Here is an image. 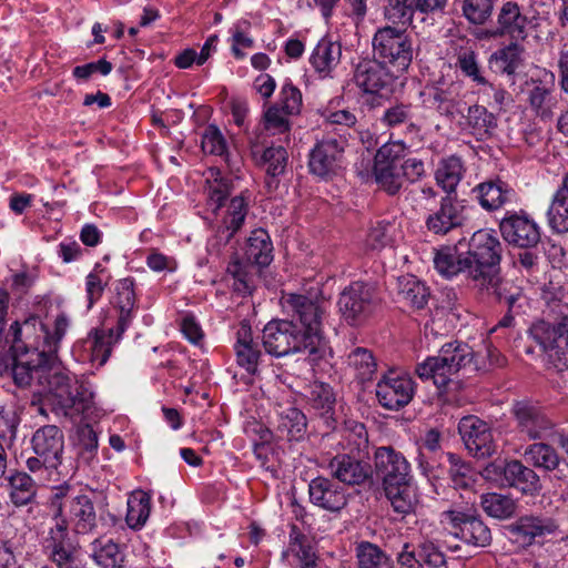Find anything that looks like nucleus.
Segmentation results:
<instances>
[{
    "label": "nucleus",
    "mask_w": 568,
    "mask_h": 568,
    "mask_svg": "<svg viewBox=\"0 0 568 568\" xmlns=\"http://www.w3.org/2000/svg\"><path fill=\"white\" fill-rule=\"evenodd\" d=\"M110 278V273L101 264H95L93 271L87 275L85 293L89 308L102 297Z\"/></svg>",
    "instance_id": "6e6d98bb"
},
{
    "label": "nucleus",
    "mask_w": 568,
    "mask_h": 568,
    "mask_svg": "<svg viewBox=\"0 0 568 568\" xmlns=\"http://www.w3.org/2000/svg\"><path fill=\"white\" fill-rule=\"evenodd\" d=\"M248 212V200L244 195L232 197L226 205H222L217 220V230L213 240L210 241V250L220 253L222 246H225L234 237L236 232L243 226Z\"/></svg>",
    "instance_id": "4468645a"
},
{
    "label": "nucleus",
    "mask_w": 568,
    "mask_h": 568,
    "mask_svg": "<svg viewBox=\"0 0 568 568\" xmlns=\"http://www.w3.org/2000/svg\"><path fill=\"white\" fill-rule=\"evenodd\" d=\"M548 226L555 233L568 232V197L556 191L547 210Z\"/></svg>",
    "instance_id": "3c124183"
},
{
    "label": "nucleus",
    "mask_w": 568,
    "mask_h": 568,
    "mask_svg": "<svg viewBox=\"0 0 568 568\" xmlns=\"http://www.w3.org/2000/svg\"><path fill=\"white\" fill-rule=\"evenodd\" d=\"M528 101L530 108L541 119H548L552 115L557 100L552 92L545 85L538 84L529 90Z\"/></svg>",
    "instance_id": "680f3d73"
},
{
    "label": "nucleus",
    "mask_w": 568,
    "mask_h": 568,
    "mask_svg": "<svg viewBox=\"0 0 568 568\" xmlns=\"http://www.w3.org/2000/svg\"><path fill=\"white\" fill-rule=\"evenodd\" d=\"M374 474L382 481L386 497L394 510L408 521L415 515L410 513L414 504L412 469L406 457L392 446H381L374 453Z\"/></svg>",
    "instance_id": "20e7f679"
},
{
    "label": "nucleus",
    "mask_w": 568,
    "mask_h": 568,
    "mask_svg": "<svg viewBox=\"0 0 568 568\" xmlns=\"http://www.w3.org/2000/svg\"><path fill=\"white\" fill-rule=\"evenodd\" d=\"M31 448L34 456L27 459L26 466L41 479L62 464L64 435L55 425L42 426L33 433Z\"/></svg>",
    "instance_id": "0eeeda50"
},
{
    "label": "nucleus",
    "mask_w": 568,
    "mask_h": 568,
    "mask_svg": "<svg viewBox=\"0 0 568 568\" xmlns=\"http://www.w3.org/2000/svg\"><path fill=\"white\" fill-rule=\"evenodd\" d=\"M151 497L143 490L134 491L128 499L125 521L131 529H141L150 516Z\"/></svg>",
    "instance_id": "37998d69"
},
{
    "label": "nucleus",
    "mask_w": 568,
    "mask_h": 568,
    "mask_svg": "<svg viewBox=\"0 0 568 568\" xmlns=\"http://www.w3.org/2000/svg\"><path fill=\"white\" fill-rule=\"evenodd\" d=\"M275 105L283 109L286 114H298L303 105L300 89L292 81L286 80L281 88L278 102Z\"/></svg>",
    "instance_id": "774afa93"
},
{
    "label": "nucleus",
    "mask_w": 568,
    "mask_h": 568,
    "mask_svg": "<svg viewBox=\"0 0 568 568\" xmlns=\"http://www.w3.org/2000/svg\"><path fill=\"white\" fill-rule=\"evenodd\" d=\"M474 192L477 193L481 207L487 211L498 210L507 202H511L515 196L514 190L501 180L480 183Z\"/></svg>",
    "instance_id": "72a5a7b5"
},
{
    "label": "nucleus",
    "mask_w": 568,
    "mask_h": 568,
    "mask_svg": "<svg viewBox=\"0 0 568 568\" xmlns=\"http://www.w3.org/2000/svg\"><path fill=\"white\" fill-rule=\"evenodd\" d=\"M375 393L381 406L398 410L413 399L415 383L408 374L389 371L376 384Z\"/></svg>",
    "instance_id": "ddd939ff"
},
{
    "label": "nucleus",
    "mask_w": 568,
    "mask_h": 568,
    "mask_svg": "<svg viewBox=\"0 0 568 568\" xmlns=\"http://www.w3.org/2000/svg\"><path fill=\"white\" fill-rule=\"evenodd\" d=\"M11 331V376L14 384L27 387L34 379L40 384V375L49 359V344L55 339V322L50 329L38 317H29L22 324L14 322Z\"/></svg>",
    "instance_id": "7ed1b4c3"
},
{
    "label": "nucleus",
    "mask_w": 568,
    "mask_h": 568,
    "mask_svg": "<svg viewBox=\"0 0 568 568\" xmlns=\"http://www.w3.org/2000/svg\"><path fill=\"white\" fill-rule=\"evenodd\" d=\"M465 210L457 196H443L439 206L426 216L425 227L435 235H446L465 223Z\"/></svg>",
    "instance_id": "a211bd4d"
},
{
    "label": "nucleus",
    "mask_w": 568,
    "mask_h": 568,
    "mask_svg": "<svg viewBox=\"0 0 568 568\" xmlns=\"http://www.w3.org/2000/svg\"><path fill=\"white\" fill-rule=\"evenodd\" d=\"M458 433L467 450L476 458H487L497 450L489 424L475 415L460 418Z\"/></svg>",
    "instance_id": "2eb2a0df"
},
{
    "label": "nucleus",
    "mask_w": 568,
    "mask_h": 568,
    "mask_svg": "<svg viewBox=\"0 0 568 568\" xmlns=\"http://www.w3.org/2000/svg\"><path fill=\"white\" fill-rule=\"evenodd\" d=\"M530 336L541 348L545 362L559 371L568 367V316H561L555 324L544 321L530 327Z\"/></svg>",
    "instance_id": "1a4fd4ad"
},
{
    "label": "nucleus",
    "mask_w": 568,
    "mask_h": 568,
    "mask_svg": "<svg viewBox=\"0 0 568 568\" xmlns=\"http://www.w3.org/2000/svg\"><path fill=\"white\" fill-rule=\"evenodd\" d=\"M70 326V318L65 313L55 317V339H51L49 347V359L43 374L40 375L42 390L45 392L52 409L58 415L73 416L87 410L93 399V392L90 385L79 379L65 368L59 356L61 341Z\"/></svg>",
    "instance_id": "f03ea898"
},
{
    "label": "nucleus",
    "mask_w": 568,
    "mask_h": 568,
    "mask_svg": "<svg viewBox=\"0 0 568 568\" xmlns=\"http://www.w3.org/2000/svg\"><path fill=\"white\" fill-rule=\"evenodd\" d=\"M342 445L348 449V454L368 457V435L364 424L348 420L343 430Z\"/></svg>",
    "instance_id": "c03bdc74"
},
{
    "label": "nucleus",
    "mask_w": 568,
    "mask_h": 568,
    "mask_svg": "<svg viewBox=\"0 0 568 568\" xmlns=\"http://www.w3.org/2000/svg\"><path fill=\"white\" fill-rule=\"evenodd\" d=\"M503 245L491 229H481L471 235L466 258L470 262V278L476 280L499 271Z\"/></svg>",
    "instance_id": "9d476101"
},
{
    "label": "nucleus",
    "mask_w": 568,
    "mask_h": 568,
    "mask_svg": "<svg viewBox=\"0 0 568 568\" xmlns=\"http://www.w3.org/2000/svg\"><path fill=\"white\" fill-rule=\"evenodd\" d=\"M460 89V84L455 82L427 87L420 92L422 102L426 108L433 109L439 115L453 121L463 115L466 109Z\"/></svg>",
    "instance_id": "dca6fc26"
},
{
    "label": "nucleus",
    "mask_w": 568,
    "mask_h": 568,
    "mask_svg": "<svg viewBox=\"0 0 568 568\" xmlns=\"http://www.w3.org/2000/svg\"><path fill=\"white\" fill-rule=\"evenodd\" d=\"M290 551L298 558L301 568H315L316 554L310 535H295L290 544Z\"/></svg>",
    "instance_id": "0e129e2a"
},
{
    "label": "nucleus",
    "mask_w": 568,
    "mask_h": 568,
    "mask_svg": "<svg viewBox=\"0 0 568 568\" xmlns=\"http://www.w3.org/2000/svg\"><path fill=\"white\" fill-rule=\"evenodd\" d=\"M234 352L237 365L244 368L248 375L254 376L258 373L262 353L258 342L254 341L252 329L246 324H242L236 332Z\"/></svg>",
    "instance_id": "393cba45"
},
{
    "label": "nucleus",
    "mask_w": 568,
    "mask_h": 568,
    "mask_svg": "<svg viewBox=\"0 0 568 568\" xmlns=\"http://www.w3.org/2000/svg\"><path fill=\"white\" fill-rule=\"evenodd\" d=\"M114 306L119 312L115 339L120 341L134 316L135 293L133 278L125 277L116 282Z\"/></svg>",
    "instance_id": "bb28decb"
},
{
    "label": "nucleus",
    "mask_w": 568,
    "mask_h": 568,
    "mask_svg": "<svg viewBox=\"0 0 568 568\" xmlns=\"http://www.w3.org/2000/svg\"><path fill=\"white\" fill-rule=\"evenodd\" d=\"M273 245L268 233L263 229L254 230L245 250L246 262L261 267L267 266L273 260Z\"/></svg>",
    "instance_id": "4c0bfd02"
},
{
    "label": "nucleus",
    "mask_w": 568,
    "mask_h": 568,
    "mask_svg": "<svg viewBox=\"0 0 568 568\" xmlns=\"http://www.w3.org/2000/svg\"><path fill=\"white\" fill-rule=\"evenodd\" d=\"M373 173L379 189L388 195H396L404 185L400 165L374 166Z\"/></svg>",
    "instance_id": "052dcab7"
},
{
    "label": "nucleus",
    "mask_w": 568,
    "mask_h": 568,
    "mask_svg": "<svg viewBox=\"0 0 568 568\" xmlns=\"http://www.w3.org/2000/svg\"><path fill=\"white\" fill-rule=\"evenodd\" d=\"M287 320H272L263 328L262 344L267 354L284 357L307 353L313 359L322 356L323 318L328 303L320 287L307 293H287L281 300Z\"/></svg>",
    "instance_id": "f257e3e1"
},
{
    "label": "nucleus",
    "mask_w": 568,
    "mask_h": 568,
    "mask_svg": "<svg viewBox=\"0 0 568 568\" xmlns=\"http://www.w3.org/2000/svg\"><path fill=\"white\" fill-rule=\"evenodd\" d=\"M310 500L328 511H338L347 503L345 490L334 480L318 476L308 484Z\"/></svg>",
    "instance_id": "b1692460"
},
{
    "label": "nucleus",
    "mask_w": 568,
    "mask_h": 568,
    "mask_svg": "<svg viewBox=\"0 0 568 568\" xmlns=\"http://www.w3.org/2000/svg\"><path fill=\"white\" fill-rule=\"evenodd\" d=\"M464 129L475 136L477 141L490 138L497 128V118L487 108L480 104H473L467 108L464 115Z\"/></svg>",
    "instance_id": "2f4dec72"
},
{
    "label": "nucleus",
    "mask_w": 568,
    "mask_h": 568,
    "mask_svg": "<svg viewBox=\"0 0 568 568\" xmlns=\"http://www.w3.org/2000/svg\"><path fill=\"white\" fill-rule=\"evenodd\" d=\"M10 498L16 506H24L36 495L34 481L27 473L18 471L9 478Z\"/></svg>",
    "instance_id": "864d4df0"
},
{
    "label": "nucleus",
    "mask_w": 568,
    "mask_h": 568,
    "mask_svg": "<svg viewBox=\"0 0 568 568\" xmlns=\"http://www.w3.org/2000/svg\"><path fill=\"white\" fill-rule=\"evenodd\" d=\"M344 142L325 139L317 142L310 152L308 168L311 173L326 179L335 175L343 165Z\"/></svg>",
    "instance_id": "f3484780"
},
{
    "label": "nucleus",
    "mask_w": 568,
    "mask_h": 568,
    "mask_svg": "<svg viewBox=\"0 0 568 568\" xmlns=\"http://www.w3.org/2000/svg\"><path fill=\"white\" fill-rule=\"evenodd\" d=\"M481 476L497 486L513 487L526 495H534L541 488L535 470L516 459L494 460L483 469Z\"/></svg>",
    "instance_id": "9b49d317"
},
{
    "label": "nucleus",
    "mask_w": 568,
    "mask_h": 568,
    "mask_svg": "<svg viewBox=\"0 0 568 568\" xmlns=\"http://www.w3.org/2000/svg\"><path fill=\"white\" fill-rule=\"evenodd\" d=\"M560 529L556 519L544 514H529L519 517L516 532H555Z\"/></svg>",
    "instance_id": "4d7b16f0"
},
{
    "label": "nucleus",
    "mask_w": 568,
    "mask_h": 568,
    "mask_svg": "<svg viewBox=\"0 0 568 568\" xmlns=\"http://www.w3.org/2000/svg\"><path fill=\"white\" fill-rule=\"evenodd\" d=\"M374 58L378 59L397 74L407 71L413 60V43L406 29L386 26L373 37Z\"/></svg>",
    "instance_id": "6e6552de"
},
{
    "label": "nucleus",
    "mask_w": 568,
    "mask_h": 568,
    "mask_svg": "<svg viewBox=\"0 0 568 568\" xmlns=\"http://www.w3.org/2000/svg\"><path fill=\"white\" fill-rule=\"evenodd\" d=\"M525 458L536 467L552 470L559 465V456L548 444L535 443L525 450Z\"/></svg>",
    "instance_id": "603ef678"
},
{
    "label": "nucleus",
    "mask_w": 568,
    "mask_h": 568,
    "mask_svg": "<svg viewBox=\"0 0 568 568\" xmlns=\"http://www.w3.org/2000/svg\"><path fill=\"white\" fill-rule=\"evenodd\" d=\"M480 505L488 516L501 520L511 517L516 509L513 498L497 493L480 495Z\"/></svg>",
    "instance_id": "09e8293b"
},
{
    "label": "nucleus",
    "mask_w": 568,
    "mask_h": 568,
    "mask_svg": "<svg viewBox=\"0 0 568 568\" xmlns=\"http://www.w3.org/2000/svg\"><path fill=\"white\" fill-rule=\"evenodd\" d=\"M523 52L519 41H510L489 57L488 67L495 73L514 75L521 63Z\"/></svg>",
    "instance_id": "c9c22d12"
},
{
    "label": "nucleus",
    "mask_w": 568,
    "mask_h": 568,
    "mask_svg": "<svg viewBox=\"0 0 568 568\" xmlns=\"http://www.w3.org/2000/svg\"><path fill=\"white\" fill-rule=\"evenodd\" d=\"M444 529L489 532L474 506H454L439 516Z\"/></svg>",
    "instance_id": "a878e982"
},
{
    "label": "nucleus",
    "mask_w": 568,
    "mask_h": 568,
    "mask_svg": "<svg viewBox=\"0 0 568 568\" xmlns=\"http://www.w3.org/2000/svg\"><path fill=\"white\" fill-rule=\"evenodd\" d=\"M116 327L110 328L108 334L103 331H93L83 342L87 359L97 367L103 366L112 352V345L116 343Z\"/></svg>",
    "instance_id": "473e14b6"
},
{
    "label": "nucleus",
    "mask_w": 568,
    "mask_h": 568,
    "mask_svg": "<svg viewBox=\"0 0 568 568\" xmlns=\"http://www.w3.org/2000/svg\"><path fill=\"white\" fill-rule=\"evenodd\" d=\"M286 162L287 151L283 145L268 146L262 151L257 163L265 168V185L268 190L277 187L278 182L276 178L284 173Z\"/></svg>",
    "instance_id": "e433bc0d"
},
{
    "label": "nucleus",
    "mask_w": 568,
    "mask_h": 568,
    "mask_svg": "<svg viewBox=\"0 0 568 568\" xmlns=\"http://www.w3.org/2000/svg\"><path fill=\"white\" fill-rule=\"evenodd\" d=\"M359 568H394L392 559L377 546L362 542L357 547Z\"/></svg>",
    "instance_id": "bf43d9fd"
},
{
    "label": "nucleus",
    "mask_w": 568,
    "mask_h": 568,
    "mask_svg": "<svg viewBox=\"0 0 568 568\" xmlns=\"http://www.w3.org/2000/svg\"><path fill=\"white\" fill-rule=\"evenodd\" d=\"M398 295L410 306L420 310L428 303L429 290L416 276L407 275L398 281Z\"/></svg>",
    "instance_id": "a19ab883"
},
{
    "label": "nucleus",
    "mask_w": 568,
    "mask_h": 568,
    "mask_svg": "<svg viewBox=\"0 0 568 568\" xmlns=\"http://www.w3.org/2000/svg\"><path fill=\"white\" fill-rule=\"evenodd\" d=\"M406 146L402 141L387 142L376 152L374 166H396L400 165L405 156Z\"/></svg>",
    "instance_id": "338daca9"
},
{
    "label": "nucleus",
    "mask_w": 568,
    "mask_h": 568,
    "mask_svg": "<svg viewBox=\"0 0 568 568\" xmlns=\"http://www.w3.org/2000/svg\"><path fill=\"white\" fill-rule=\"evenodd\" d=\"M307 402L310 406L326 420L331 418V415L335 405V395L332 387L322 382H314L310 385L307 394Z\"/></svg>",
    "instance_id": "ea45409f"
},
{
    "label": "nucleus",
    "mask_w": 568,
    "mask_h": 568,
    "mask_svg": "<svg viewBox=\"0 0 568 568\" xmlns=\"http://www.w3.org/2000/svg\"><path fill=\"white\" fill-rule=\"evenodd\" d=\"M366 456L337 454L329 462V470L334 478L348 486H359L371 479L372 466Z\"/></svg>",
    "instance_id": "5701e85b"
},
{
    "label": "nucleus",
    "mask_w": 568,
    "mask_h": 568,
    "mask_svg": "<svg viewBox=\"0 0 568 568\" xmlns=\"http://www.w3.org/2000/svg\"><path fill=\"white\" fill-rule=\"evenodd\" d=\"M290 114H286L283 109L278 105H271L265 112L263 116V125L264 130L268 135H283L280 141L287 142L291 124L287 119Z\"/></svg>",
    "instance_id": "5fc2aeb1"
},
{
    "label": "nucleus",
    "mask_w": 568,
    "mask_h": 568,
    "mask_svg": "<svg viewBox=\"0 0 568 568\" xmlns=\"http://www.w3.org/2000/svg\"><path fill=\"white\" fill-rule=\"evenodd\" d=\"M414 9L408 0H388L385 7V18L396 24V28L406 29L412 23Z\"/></svg>",
    "instance_id": "69168bd1"
},
{
    "label": "nucleus",
    "mask_w": 568,
    "mask_h": 568,
    "mask_svg": "<svg viewBox=\"0 0 568 568\" xmlns=\"http://www.w3.org/2000/svg\"><path fill=\"white\" fill-rule=\"evenodd\" d=\"M252 268L250 263L239 260H234L227 265V274L234 280L233 290L241 295H248L254 288Z\"/></svg>",
    "instance_id": "13d9d810"
},
{
    "label": "nucleus",
    "mask_w": 568,
    "mask_h": 568,
    "mask_svg": "<svg viewBox=\"0 0 568 568\" xmlns=\"http://www.w3.org/2000/svg\"><path fill=\"white\" fill-rule=\"evenodd\" d=\"M381 121L388 128H396L405 124V134L412 141L420 136V126L413 122L410 104L397 103L387 108L384 111Z\"/></svg>",
    "instance_id": "58836bf2"
},
{
    "label": "nucleus",
    "mask_w": 568,
    "mask_h": 568,
    "mask_svg": "<svg viewBox=\"0 0 568 568\" xmlns=\"http://www.w3.org/2000/svg\"><path fill=\"white\" fill-rule=\"evenodd\" d=\"M449 477L455 488H469L474 484L471 466L453 453L447 454Z\"/></svg>",
    "instance_id": "e2e57ef3"
},
{
    "label": "nucleus",
    "mask_w": 568,
    "mask_h": 568,
    "mask_svg": "<svg viewBox=\"0 0 568 568\" xmlns=\"http://www.w3.org/2000/svg\"><path fill=\"white\" fill-rule=\"evenodd\" d=\"M400 74L378 59L364 60L356 67L355 84L365 93L377 94L388 89Z\"/></svg>",
    "instance_id": "aec40b11"
},
{
    "label": "nucleus",
    "mask_w": 568,
    "mask_h": 568,
    "mask_svg": "<svg viewBox=\"0 0 568 568\" xmlns=\"http://www.w3.org/2000/svg\"><path fill=\"white\" fill-rule=\"evenodd\" d=\"M378 304L374 285L356 281L341 293L338 306L342 315L351 325H358L366 320Z\"/></svg>",
    "instance_id": "f8f14e48"
},
{
    "label": "nucleus",
    "mask_w": 568,
    "mask_h": 568,
    "mask_svg": "<svg viewBox=\"0 0 568 568\" xmlns=\"http://www.w3.org/2000/svg\"><path fill=\"white\" fill-rule=\"evenodd\" d=\"M498 272L499 271H495L481 276L476 280L475 283L480 290H485L494 295L498 302L507 304L508 311L511 312L523 296L521 288L513 281L501 278Z\"/></svg>",
    "instance_id": "c85d7f7f"
},
{
    "label": "nucleus",
    "mask_w": 568,
    "mask_h": 568,
    "mask_svg": "<svg viewBox=\"0 0 568 568\" xmlns=\"http://www.w3.org/2000/svg\"><path fill=\"white\" fill-rule=\"evenodd\" d=\"M347 364L356 378L364 383L371 381L376 373L377 363L373 353L364 347H355L347 355Z\"/></svg>",
    "instance_id": "a18cd8bd"
},
{
    "label": "nucleus",
    "mask_w": 568,
    "mask_h": 568,
    "mask_svg": "<svg viewBox=\"0 0 568 568\" xmlns=\"http://www.w3.org/2000/svg\"><path fill=\"white\" fill-rule=\"evenodd\" d=\"M465 174V166L459 156L450 155L442 159L434 173L438 187L445 192V196H457L456 190Z\"/></svg>",
    "instance_id": "7c9ffc66"
},
{
    "label": "nucleus",
    "mask_w": 568,
    "mask_h": 568,
    "mask_svg": "<svg viewBox=\"0 0 568 568\" xmlns=\"http://www.w3.org/2000/svg\"><path fill=\"white\" fill-rule=\"evenodd\" d=\"M455 65L464 77L469 78L477 85L491 87V84L483 74L477 53L471 48H460V50L456 53Z\"/></svg>",
    "instance_id": "de8ad7c7"
},
{
    "label": "nucleus",
    "mask_w": 568,
    "mask_h": 568,
    "mask_svg": "<svg viewBox=\"0 0 568 568\" xmlns=\"http://www.w3.org/2000/svg\"><path fill=\"white\" fill-rule=\"evenodd\" d=\"M470 262L465 253H458L456 247L444 246L435 251L434 266L445 277L464 273L470 278Z\"/></svg>",
    "instance_id": "f704fd0d"
},
{
    "label": "nucleus",
    "mask_w": 568,
    "mask_h": 568,
    "mask_svg": "<svg viewBox=\"0 0 568 568\" xmlns=\"http://www.w3.org/2000/svg\"><path fill=\"white\" fill-rule=\"evenodd\" d=\"M342 45L337 41L322 38L312 51L310 63L321 79L332 77L341 62Z\"/></svg>",
    "instance_id": "cd10ccee"
},
{
    "label": "nucleus",
    "mask_w": 568,
    "mask_h": 568,
    "mask_svg": "<svg viewBox=\"0 0 568 568\" xmlns=\"http://www.w3.org/2000/svg\"><path fill=\"white\" fill-rule=\"evenodd\" d=\"M47 547L50 549L52 560L63 568L73 560L79 544L70 535H55L50 538Z\"/></svg>",
    "instance_id": "8fccbe9b"
},
{
    "label": "nucleus",
    "mask_w": 568,
    "mask_h": 568,
    "mask_svg": "<svg viewBox=\"0 0 568 568\" xmlns=\"http://www.w3.org/2000/svg\"><path fill=\"white\" fill-rule=\"evenodd\" d=\"M232 181L221 175L219 171L211 172V178L206 180L207 205L214 214H219L232 192Z\"/></svg>",
    "instance_id": "79ce46f5"
},
{
    "label": "nucleus",
    "mask_w": 568,
    "mask_h": 568,
    "mask_svg": "<svg viewBox=\"0 0 568 568\" xmlns=\"http://www.w3.org/2000/svg\"><path fill=\"white\" fill-rule=\"evenodd\" d=\"M517 428L528 439H547L554 433V423L538 407L527 402H518L513 408Z\"/></svg>",
    "instance_id": "6ab92c4d"
},
{
    "label": "nucleus",
    "mask_w": 568,
    "mask_h": 568,
    "mask_svg": "<svg viewBox=\"0 0 568 568\" xmlns=\"http://www.w3.org/2000/svg\"><path fill=\"white\" fill-rule=\"evenodd\" d=\"M93 557L104 568H115L123 561V554L116 542L101 535L92 542Z\"/></svg>",
    "instance_id": "49530a36"
},
{
    "label": "nucleus",
    "mask_w": 568,
    "mask_h": 568,
    "mask_svg": "<svg viewBox=\"0 0 568 568\" xmlns=\"http://www.w3.org/2000/svg\"><path fill=\"white\" fill-rule=\"evenodd\" d=\"M475 358L473 348L460 341L444 344L436 356L419 363L415 373L423 381H432L437 388H444L460 369L470 366Z\"/></svg>",
    "instance_id": "39448f33"
},
{
    "label": "nucleus",
    "mask_w": 568,
    "mask_h": 568,
    "mask_svg": "<svg viewBox=\"0 0 568 568\" xmlns=\"http://www.w3.org/2000/svg\"><path fill=\"white\" fill-rule=\"evenodd\" d=\"M51 508L58 532L89 531L95 527V509L87 495L70 496L60 489L52 497Z\"/></svg>",
    "instance_id": "423d86ee"
},
{
    "label": "nucleus",
    "mask_w": 568,
    "mask_h": 568,
    "mask_svg": "<svg viewBox=\"0 0 568 568\" xmlns=\"http://www.w3.org/2000/svg\"><path fill=\"white\" fill-rule=\"evenodd\" d=\"M306 416L298 408L287 405L277 410L276 435L280 439L298 442L306 433Z\"/></svg>",
    "instance_id": "c756f323"
},
{
    "label": "nucleus",
    "mask_w": 568,
    "mask_h": 568,
    "mask_svg": "<svg viewBox=\"0 0 568 568\" xmlns=\"http://www.w3.org/2000/svg\"><path fill=\"white\" fill-rule=\"evenodd\" d=\"M528 17L515 1H505L498 10L491 37H506L510 41H524L528 36Z\"/></svg>",
    "instance_id": "412c9836"
},
{
    "label": "nucleus",
    "mask_w": 568,
    "mask_h": 568,
    "mask_svg": "<svg viewBox=\"0 0 568 568\" xmlns=\"http://www.w3.org/2000/svg\"><path fill=\"white\" fill-rule=\"evenodd\" d=\"M499 229L504 240L517 247H535L540 241L538 224L524 214L514 213L504 217Z\"/></svg>",
    "instance_id": "4be33fe9"
}]
</instances>
